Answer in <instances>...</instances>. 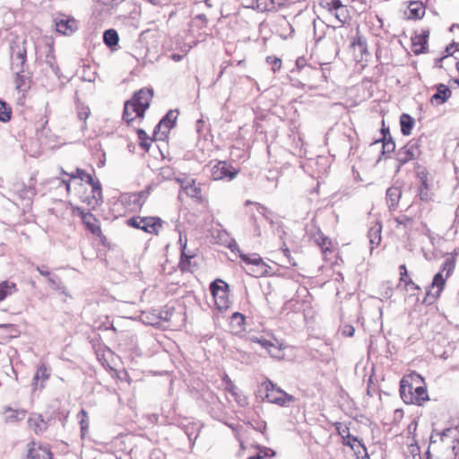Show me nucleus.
I'll return each instance as SVG.
<instances>
[{
    "instance_id": "37998d69",
    "label": "nucleus",
    "mask_w": 459,
    "mask_h": 459,
    "mask_svg": "<svg viewBox=\"0 0 459 459\" xmlns=\"http://www.w3.org/2000/svg\"><path fill=\"white\" fill-rule=\"evenodd\" d=\"M266 63L272 66L273 73L280 70L281 66V60L276 56H267Z\"/></svg>"
},
{
    "instance_id": "8fccbe9b",
    "label": "nucleus",
    "mask_w": 459,
    "mask_h": 459,
    "mask_svg": "<svg viewBox=\"0 0 459 459\" xmlns=\"http://www.w3.org/2000/svg\"><path fill=\"white\" fill-rule=\"evenodd\" d=\"M141 221L142 220H141L140 216H135V217L129 218L126 221V224L130 227L140 230Z\"/></svg>"
},
{
    "instance_id": "2eb2a0df",
    "label": "nucleus",
    "mask_w": 459,
    "mask_h": 459,
    "mask_svg": "<svg viewBox=\"0 0 459 459\" xmlns=\"http://www.w3.org/2000/svg\"><path fill=\"white\" fill-rule=\"evenodd\" d=\"M25 459H53V455L47 448H42L40 446L35 447L34 445H32L28 448Z\"/></svg>"
},
{
    "instance_id": "6e6552de",
    "label": "nucleus",
    "mask_w": 459,
    "mask_h": 459,
    "mask_svg": "<svg viewBox=\"0 0 459 459\" xmlns=\"http://www.w3.org/2000/svg\"><path fill=\"white\" fill-rule=\"evenodd\" d=\"M325 8L333 14L336 20L343 24L350 17L349 11L341 0H330L325 2Z\"/></svg>"
},
{
    "instance_id": "412c9836",
    "label": "nucleus",
    "mask_w": 459,
    "mask_h": 459,
    "mask_svg": "<svg viewBox=\"0 0 459 459\" xmlns=\"http://www.w3.org/2000/svg\"><path fill=\"white\" fill-rule=\"evenodd\" d=\"M381 230L382 226L379 223H376L369 229L368 232L371 251L381 242Z\"/></svg>"
},
{
    "instance_id": "20e7f679",
    "label": "nucleus",
    "mask_w": 459,
    "mask_h": 459,
    "mask_svg": "<svg viewBox=\"0 0 459 459\" xmlns=\"http://www.w3.org/2000/svg\"><path fill=\"white\" fill-rule=\"evenodd\" d=\"M228 284L221 280L212 281L210 285L211 292L213 296L215 305L219 310H225L230 307L228 297Z\"/></svg>"
},
{
    "instance_id": "e2e57ef3",
    "label": "nucleus",
    "mask_w": 459,
    "mask_h": 459,
    "mask_svg": "<svg viewBox=\"0 0 459 459\" xmlns=\"http://www.w3.org/2000/svg\"><path fill=\"white\" fill-rule=\"evenodd\" d=\"M170 316H171V313H169V309L165 310V311H161V313H160V318L165 321L170 320Z\"/></svg>"
},
{
    "instance_id": "603ef678",
    "label": "nucleus",
    "mask_w": 459,
    "mask_h": 459,
    "mask_svg": "<svg viewBox=\"0 0 459 459\" xmlns=\"http://www.w3.org/2000/svg\"><path fill=\"white\" fill-rule=\"evenodd\" d=\"M79 178L82 180V181H85L87 184H91L93 183V176L90 173H87L85 171H82L79 173Z\"/></svg>"
},
{
    "instance_id": "423d86ee",
    "label": "nucleus",
    "mask_w": 459,
    "mask_h": 459,
    "mask_svg": "<svg viewBox=\"0 0 459 459\" xmlns=\"http://www.w3.org/2000/svg\"><path fill=\"white\" fill-rule=\"evenodd\" d=\"M420 154V151L419 142L416 140L410 141L396 153V160L399 162L398 169L405 163L417 159Z\"/></svg>"
},
{
    "instance_id": "3c124183",
    "label": "nucleus",
    "mask_w": 459,
    "mask_h": 459,
    "mask_svg": "<svg viewBox=\"0 0 459 459\" xmlns=\"http://www.w3.org/2000/svg\"><path fill=\"white\" fill-rule=\"evenodd\" d=\"M343 444L345 446H351V448L352 450H354L355 453H358V454L361 453L360 449L362 450V447H358L357 446H358V442H353L352 439H345V440H343Z\"/></svg>"
},
{
    "instance_id": "f03ea898",
    "label": "nucleus",
    "mask_w": 459,
    "mask_h": 459,
    "mask_svg": "<svg viewBox=\"0 0 459 459\" xmlns=\"http://www.w3.org/2000/svg\"><path fill=\"white\" fill-rule=\"evenodd\" d=\"M153 97L152 89H141L134 93L131 100L126 101V113L127 109L132 108L135 112V117H143L145 110L149 108L151 100Z\"/></svg>"
},
{
    "instance_id": "c9c22d12",
    "label": "nucleus",
    "mask_w": 459,
    "mask_h": 459,
    "mask_svg": "<svg viewBox=\"0 0 459 459\" xmlns=\"http://www.w3.org/2000/svg\"><path fill=\"white\" fill-rule=\"evenodd\" d=\"M47 281H48L49 286L53 290H57L60 293H63L65 295H67L66 288L63 284V282L60 281L58 276H56V275H50L49 277L47 278Z\"/></svg>"
},
{
    "instance_id": "b1692460",
    "label": "nucleus",
    "mask_w": 459,
    "mask_h": 459,
    "mask_svg": "<svg viewBox=\"0 0 459 459\" xmlns=\"http://www.w3.org/2000/svg\"><path fill=\"white\" fill-rule=\"evenodd\" d=\"M49 377V373H48V368L43 364V365H40L37 371H36V374L34 375V377H33V381H34V385H35V388H39V389H42L44 387V385H43V382L46 381L47 379H48Z\"/></svg>"
},
{
    "instance_id": "c03bdc74",
    "label": "nucleus",
    "mask_w": 459,
    "mask_h": 459,
    "mask_svg": "<svg viewBox=\"0 0 459 459\" xmlns=\"http://www.w3.org/2000/svg\"><path fill=\"white\" fill-rule=\"evenodd\" d=\"M159 175L163 179L169 180V179L173 178V177L175 176V172H174L173 169L167 166V167L160 168Z\"/></svg>"
},
{
    "instance_id": "5701e85b",
    "label": "nucleus",
    "mask_w": 459,
    "mask_h": 459,
    "mask_svg": "<svg viewBox=\"0 0 459 459\" xmlns=\"http://www.w3.org/2000/svg\"><path fill=\"white\" fill-rule=\"evenodd\" d=\"M26 413L27 411L23 409H13L11 407L4 409L5 420L8 422L22 420Z\"/></svg>"
},
{
    "instance_id": "6e6d98bb",
    "label": "nucleus",
    "mask_w": 459,
    "mask_h": 459,
    "mask_svg": "<svg viewBox=\"0 0 459 459\" xmlns=\"http://www.w3.org/2000/svg\"><path fill=\"white\" fill-rule=\"evenodd\" d=\"M399 269H400V281L405 283V281H408V279H406L408 276L407 268H406L405 264H402V265H400Z\"/></svg>"
},
{
    "instance_id": "338daca9",
    "label": "nucleus",
    "mask_w": 459,
    "mask_h": 459,
    "mask_svg": "<svg viewBox=\"0 0 459 459\" xmlns=\"http://www.w3.org/2000/svg\"><path fill=\"white\" fill-rule=\"evenodd\" d=\"M405 286H411V289L413 290H419V286L417 284H415L411 279H408L407 281H405Z\"/></svg>"
},
{
    "instance_id": "c85d7f7f",
    "label": "nucleus",
    "mask_w": 459,
    "mask_h": 459,
    "mask_svg": "<svg viewBox=\"0 0 459 459\" xmlns=\"http://www.w3.org/2000/svg\"><path fill=\"white\" fill-rule=\"evenodd\" d=\"M17 291L16 284L10 281L0 282V301Z\"/></svg>"
},
{
    "instance_id": "bf43d9fd",
    "label": "nucleus",
    "mask_w": 459,
    "mask_h": 459,
    "mask_svg": "<svg viewBox=\"0 0 459 459\" xmlns=\"http://www.w3.org/2000/svg\"><path fill=\"white\" fill-rule=\"evenodd\" d=\"M288 0H273V4L276 6V12L287 5Z\"/></svg>"
},
{
    "instance_id": "774afa93",
    "label": "nucleus",
    "mask_w": 459,
    "mask_h": 459,
    "mask_svg": "<svg viewBox=\"0 0 459 459\" xmlns=\"http://www.w3.org/2000/svg\"><path fill=\"white\" fill-rule=\"evenodd\" d=\"M459 255V247L454 249V251L450 254H448L447 256H453L454 257V261L455 262V258L456 256Z\"/></svg>"
},
{
    "instance_id": "a19ab883",
    "label": "nucleus",
    "mask_w": 459,
    "mask_h": 459,
    "mask_svg": "<svg viewBox=\"0 0 459 459\" xmlns=\"http://www.w3.org/2000/svg\"><path fill=\"white\" fill-rule=\"evenodd\" d=\"M459 50V43L453 42L449 46L446 48V56H442L440 58L436 59L435 65L436 66L442 67L440 63L446 58L448 56L453 55L455 51Z\"/></svg>"
},
{
    "instance_id": "39448f33",
    "label": "nucleus",
    "mask_w": 459,
    "mask_h": 459,
    "mask_svg": "<svg viewBox=\"0 0 459 459\" xmlns=\"http://www.w3.org/2000/svg\"><path fill=\"white\" fill-rule=\"evenodd\" d=\"M435 437H438L441 442L449 446L455 456L458 455L459 448L455 446V443H459V429L457 428H447L442 432L432 435L431 444L437 442V439H434Z\"/></svg>"
},
{
    "instance_id": "473e14b6",
    "label": "nucleus",
    "mask_w": 459,
    "mask_h": 459,
    "mask_svg": "<svg viewBox=\"0 0 459 459\" xmlns=\"http://www.w3.org/2000/svg\"><path fill=\"white\" fill-rule=\"evenodd\" d=\"M119 40L118 33L114 29H108L103 33V41L108 47L117 45Z\"/></svg>"
},
{
    "instance_id": "69168bd1",
    "label": "nucleus",
    "mask_w": 459,
    "mask_h": 459,
    "mask_svg": "<svg viewBox=\"0 0 459 459\" xmlns=\"http://www.w3.org/2000/svg\"><path fill=\"white\" fill-rule=\"evenodd\" d=\"M163 456L160 450H153L151 454V459H160Z\"/></svg>"
},
{
    "instance_id": "7ed1b4c3",
    "label": "nucleus",
    "mask_w": 459,
    "mask_h": 459,
    "mask_svg": "<svg viewBox=\"0 0 459 459\" xmlns=\"http://www.w3.org/2000/svg\"><path fill=\"white\" fill-rule=\"evenodd\" d=\"M263 386L266 391L264 398L271 403L280 406H287L290 403H293L295 401L294 396L284 392L269 379L263 383Z\"/></svg>"
},
{
    "instance_id": "f704fd0d",
    "label": "nucleus",
    "mask_w": 459,
    "mask_h": 459,
    "mask_svg": "<svg viewBox=\"0 0 459 459\" xmlns=\"http://www.w3.org/2000/svg\"><path fill=\"white\" fill-rule=\"evenodd\" d=\"M296 66L297 69L299 70L298 72H302L305 74L310 75L312 74H314L318 73L316 68H314L311 65H307V59L305 57H299L296 60Z\"/></svg>"
},
{
    "instance_id": "f257e3e1",
    "label": "nucleus",
    "mask_w": 459,
    "mask_h": 459,
    "mask_svg": "<svg viewBox=\"0 0 459 459\" xmlns=\"http://www.w3.org/2000/svg\"><path fill=\"white\" fill-rule=\"evenodd\" d=\"M400 395L403 401L408 404L421 405L429 400L425 385H414L406 378H403L400 382Z\"/></svg>"
},
{
    "instance_id": "72a5a7b5",
    "label": "nucleus",
    "mask_w": 459,
    "mask_h": 459,
    "mask_svg": "<svg viewBox=\"0 0 459 459\" xmlns=\"http://www.w3.org/2000/svg\"><path fill=\"white\" fill-rule=\"evenodd\" d=\"M78 418H80L81 437L84 438L90 427L88 412L82 409L78 413Z\"/></svg>"
},
{
    "instance_id": "49530a36",
    "label": "nucleus",
    "mask_w": 459,
    "mask_h": 459,
    "mask_svg": "<svg viewBox=\"0 0 459 459\" xmlns=\"http://www.w3.org/2000/svg\"><path fill=\"white\" fill-rule=\"evenodd\" d=\"M395 221L398 225L407 227L412 223V219L405 214H402L395 218Z\"/></svg>"
},
{
    "instance_id": "de8ad7c7",
    "label": "nucleus",
    "mask_w": 459,
    "mask_h": 459,
    "mask_svg": "<svg viewBox=\"0 0 459 459\" xmlns=\"http://www.w3.org/2000/svg\"><path fill=\"white\" fill-rule=\"evenodd\" d=\"M251 342L260 344L264 349H265L271 341L270 339H266L264 336H252L250 338Z\"/></svg>"
},
{
    "instance_id": "0e129e2a",
    "label": "nucleus",
    "mask_w": 459,
    "mask_h": 459,
    "mask_svg": "<svg viewBox=\"0 0 459 459\" xmlns=\"http://www.w3.org/2000/svg\"><path fill=\"white\" fill-rule=\"evenodd\" d=\"M282 252H283V255H284L289 259L290 264L292 266H295V265H296V263L291 261V258H290V250H289L288 248H284V249L282 250Z\"/></svg>"
},
{
    "instance_id": "4c0bfd02",
    "label": "nucleus",
    "mask_w": 459,
    "mask_h": 459,
    "mask_svg": "<svg viewBox=\"0 0 459 459\" xmlns=\"http://www.w3.org/2000/svg\"><path fill=\"white\" fill-rule=\"evenodd\" d=\"M455 268V262L454 261L453 256H447L442 264L441 271L442 273H446V276L448 278Z\"/></svg>"
},
{
    "instance_id": "aec40b11",
    "label": "nucleus",
    "mask_w": 459,
    "mask_h": 459,
    "mask_svg": "<svg viewBox=\"0 0 459 459\" xmlns=\"http://www.w3.org/2000/svg\"><path fill=\"white\" fill-rule=\"evenodd\" d=\"M451 96V91L448 86L440 83L437 85V92L431 97V102L437 104L445 103Z\"/></svg>"
},
{
    "instance_id": "4d7b16f0",
    "label": "nucleus",
    "mask_w": 459,
    "mask_h": 459,
    "mask_svg": "<svg viewBox=\"0 0 459 459\" xmlns=\"http://www.w3.org/2000/svg\"><path fill=\"white\" fill-rule=\"evenodd\" d=\"M232 322H236L238 325H242L245 322V316L238 312H235L232 315Z\"/></svg>"
},
{
    "instance_id": "f3484780",
    "label": "nucleus",
    "mask_w": 459,
    "mask_h": 459,
    "mask_svg": "<svg viewBox=\"0 0 459 459\" xmlns=\"http://www.w3.org/2000/svg\"><path fill=\"white\" fill-rule=\"evenodd\" d=\"M401 196L402 191L399 186H394L386 190V202L390 210L397 207Z\"/></svg>"
},
{
    "instance_id": "2f4dec72",
    "label": "nucleus",
    "mask_w": 459,
    "mask_h": 459,
    "mask_svg": "<svg viewBox=\"0 0 459 459\" xmlns=\"http://www.w3.org/2000/svg\"><path fill=\"white\" fill-rule=\"evenodd\" d=\"M428 41L424 38L415 36L412 38V51L415 55L423 54L427 51Z\"/></svg>"
},
{
    "instance_id": "ea45409f",
    "label": "nucleus",
    "mask_w": 459,
    "mask_h": 459,
    "mask_svg": "<svg viewBox=\"0 0 459 459\" xmlns=\"http://www.w3.org/2000/svg\"><path fill=\"white\" fill-rule=\"evenodd\" d=\"M240 258L243 262L248 264H254L256 266L264 265V263L263 262L262 258L257 255H254L253 256H249L248 255H240Z\"/></svg>"
},
{
    "instance_id": "0eeeda50",
    "label": "nucleus",
    "mask_w": 459,
    "mask_h": 459,
    "mask_svg": "<svg viewBox=\"0 0 459 459\" xmlns=\"http://www.w3.org/2000/svg\"><path fill=\"white\" fill-rule=\"evenodd\" d=\"M238 169L232 167L227 161H219L212 169V178L213 180L230 181L237 177Z\"/></svg>"
},
{
    "instance_id": "1a4fd4ad",
    "label": "nucleus",
    "mask_w": 459,
    "mask_h": 459,
    "mask_svg": "<svg viewBox=\"0 0 459 459\" xmlns=\"http://www.w3.org/2000/svg\"><path fill=\"white\" fill-rule=\"evenodd\" d=\"M81 219L86 228L94 235L100 236L101 234L100 221L90 212H85L83 209L77 208Z\"/></svg>"
},
{
    "instance_id": "5fc2aeb1",
    "label": "nucleus",
    "mask_w": 459,
    "mask_h": 459,
    "mask_svg": "<svg viewBox=\"0 0 459 459\" xmlns=\"http://www.w3.org/2000/svg\"><path fill=\"white\" fill-rule=\"evenodd\" d=\"M133 111H132V108H128L127 109V115L126 113V106L124 107V112H123V119L127 123L129 124L130 122H132L136 117H133Z\"/></svg>"
},
{
    "instance_id": "4468645a",
    "label": "nucleus",
    "mask_w": 459,
    "mask_h": 459,
    "mask_svg": "<svg viewBox=\"0 0 459 459\" xmlns=\"http://www.w3.org/2000/svg\"><path fill=\"white\" fill-rule=\"evenodd\" d=\"M91 187V197H87L84 202H87L89 205L95 207L103 202L101 185L99 180L93 179V183L89 184Z\"/></svg>"
},
{
    "instance_id": "4be33fe9",
    "label": "nucleus",
    "mask_w": 459,
    "mask_h": 459,
    "mask_svg": "<svg viewBox=\"0 0 459 459\" xmlns=\"http://www.w3.org/2000/svg\"><path fill=\"white\" fill-rule=\"evenodd\" d=\"M383 137L381 139L382 144V154H389L392 153L395 149V143L389 134V130L385 128H382Z\"/></svg>"
},
{
    "instance_id": "79ce46f5",
    "label": "nucleus",
    "mask_w": 459,
    "mask_h": 459,
    "mask_svg": "<svg viewBox=\"0 0 459 459\" xmlns=\"http://www.w3.org/2000/svg\"><path fill=\"white\" fill-rule=\"evenodd\" d=\"M151 186H148L145 190H143L135 195L134 204L142 206L145 202L148 195L150 194Z\"/></svg>"
},
{
    "instance_id": "09e8293b",
    "label": "nucleus",
    "mask_w": 459,
    "mask_h": 459,
    "mask_svg": "<svg viewBox=\"0 0 459 459\" xmlns=\"http://www.w3.org/2000/svg\"><path fill=\"white\" fill-rule=\"evenodd\" d=\"M138 138L142 141L141 145L143 148L148 150L150 144L145 143V141L149 140V137L143 129H139L137 131Z\"/></svg>"
},
{
    "instance_id": "f8f14e48",
    "label": "nucleus",
    "mask_w": 459,
    "mask_h": 459,
    "mask_svg": "<svg viewBox=\"0 0 459 459\" xmlns=\"http://www.w3.org/2000/svg\"><path fill=\"white\" fill-rule=\"evenodd\" d=\"M140 230L150 234H158L161 227V220L159 217H141Z\"/></svg>"
},
{
    "instance_id": "cd10ccee",
    "label": "nucleus",
    "mask_w": 459,
    "mask_h": 459,
    "mask_svg": "<svg viewBox=\"0 0 459 459\" xmlns=\"http://www.w3.org/2000/svg\"><path fill=\"white\" fill-rule=\"evenodd\" d=\"M271 357L275 359L282 358L281 343L274 337H271L269 345L265 348Z\"/></svg>"
},
{
    "instance_id": "a211bd4d",
    "label": "nucleus",
    "mask_w": 459,
    "mask_h": 459,
    "mask_svg": "<svg viewBox=\"0 0 459 459\" xmlns=\"http://www.w3.org/2000/svg\"><path fill=\"white\" fill-rule=\"evenodd\" d=\"M13 50L15 55V57H13V61L12 64V67L13 68L22 67V69H23V65L26 62V54H27L25 47L23 45L22 46L16 45L15 47L13 48Z\"/></svg>"
},
{
    "instance_id": "864d4df0",
    "label": "nucleus",
    "mask_w": 459,
    "mask_h": 459,
    "mask_svg": "<svg viewBox=\"0 0 459 459\" xmlns=\"http://www.w3.org/2000/svg\"><path fill=\"white\" fill-rule=\"evenodd\" d=\"M354 332H355L354 327L352 325H344L342 327V335H345V336H348V337L353 336Z\"/></svg>"
},
{
    "instance_id": "13d9d810",
    "label": "nucleus",
    "mask_w": 459,
    "mask_h": 459,
    "mask_svg": "<svg viewBox=\"0 0 459 459\" xmlns=\"http://www.w3.org/2000/svg\"><path fill=\"white\" fill-rule=\"evenodd\" d=\"M90 115V109L88 108H83L78 111V117L81 120H86Z\"/></svg>"
},
{
    "instance_id": "9d476101",
    "label": "nucleus",
    "mask_w": 459,
    "mask_h": 459,
    "mask_svg": "<svg viewBox=\"0 0 459 459\" xmlns=\"http://www.w3.org/2000/svg\"><path fill=\"white\" fill-rule=\"evenodd\" d=\"M56 31L64 35H71L77 30V22L74 18L62 15L55 20Z\"/></svg>"
},
{
    "instance_id": "052dcab7",
    "label": "nucleus",
    "mask_w": 459,
    "mask_h": 459,
    "mask_svg": "<svg viewBox=\"0 0 459 459\" xmlns=\"http://www.w3.org/2000/svg\"><path fill=\"white\" fill-rule=\"evenodd\" d=\"M36 269L39 273V274L42 276H45L48 278L51 275L50 272L48 270H47L45 266H37Z\"/></svg>"
},
{
    "instance_id": "393cba45",
    "label": "nucleus",
    "mask_w": 459,
    "mask_h": 459,
    "mask_svg": "<svg viewBox=\"0 0 459 459\" xmlns=\"http://www.w3.org/2000/svg\"><path fill=\"white\" fill-rule=\"evenodd\" d=\"M29 427L36 433L39 434L46 430L47 423L44 421L40 415H35L29 418Z\"/></svg>"
},
{
    "instance_id": "9b49d317",
    "label": "nucleus",
    "mask_w": 459,
    "mask_h": 459,
    "mask_svg": "<svg viewBox=\"0 0 459 459\" xmlns=\"http://www.w3.org/2000/svg\"><path fill=\"white\" fill-rule=\"evenodd\" d=\"M177 117V112L174 110H169L155 126L154 134H157L158 132H161L163 135H166L175 126Z\"/></svg>"
},
{
    "instance_id": "a878e982",
    "label": "nucleus",
    "mask_w": 459,
    "mask_h": 459,
    "mask_svg": "<svg viewBox=\"0 0 459 459\" xmlns=\"http://www.w3.org/2000/svg\"><path fill=\"white\" fill-rule=\"evenodd\" d=\"M410 19H421L425 14V6L421 2H411L408 6Z\"/></svg>"
},
{
    "instance_id": "ddd939ff",
    "label": "nucleus",
    "mask_w": 459,
    "mask_h": 459,
    "mask_svg": "<svg viewBox=\"0 0 459 459\" xmlns=\"http://www.w3.org/2000/svg\"><path fill=\"white\" fill-rule=\"evenodd\" d=\"M333 426H334L336 431L338 432V434L342 437L343 440L352 439L353 442H358L357 446L362 447V450L366 454V459H369L368 456L367 449H366V446H364V444H362L361 441L357 437L350 434V429L346 425H343L342 422H335L333 424Z\"/></svg>"
},
{
    "instance_id": "dca6fc26",
    "label": "nucleus",
    "mask_w": 459,
    "mask_h": 459,
    "mask_svg": "<svg viewBox=\"0 0 459 459\" xmlns=\"http://www.w3.org/2000/svg\"><path fill=\"white\" fill-rule=\"evenodd\" d=\"M179 242L182 243V236L179 237ZM181 246L180 267L183 271H191V259L195 257V255L186 251V240Z\"/></svg>"
},
{
    "instance_id": "e433bc0d",
    "label": "nucleus",
    "mask_w": 459,
    "mask_h": 459,
    "mask_svg": "<svg viewBox=\"0 0 459 459\" xmlns=\"http://www.w3.org/2000/svg\"><path fill=\"white\" fill-rule=\"evenodd\" d=\"M447 277L443 275L442 272H438L434 275L433 281H432V288H437V293L439 294L442 290L444 289V286L446 284Z\"/></svg>"
},
{
    "instance_id": "6ab92c4d",
    "label": "nucleus",
    "mask_w": 459,
    "mask_h": 459,
    "mask_svg": "<svg viewBox=\"0 0 459 459\" xmlns=\"http://www.w3.org/2000/svg\"><path fill=\"white\" fill-rule=\"evenodd\" d=\"M15 73V79H14V84L15 89L18 91H26L30 88V81L29 78L22 73H23V69L22 67L13 68Z\"/></svg>"
},
{
    "instance_id": "7c9ffc66",
    "label": "nucleus",
    "mask_w": 459,
    "mask_h": 459,
    "mask_svg": "<svg viewBox=\"0 0 459 459\" xmlns=\"http://www.w3.org/2000/svg\"><path fill=\"white\" fill-rule=\"evenodd\" d=\"M184 192L191 198H195L197 200H201V189L198 186L195 185L194 179H191V182H187L186 186H184Z\"/></svg>"
},
{
    "instance_id": "a18cd8bd",
    "label": "nucleus",
    "mask_w": 459,
    "mask_h": 459,
    "mask_svg": "<svg viewBox=\"0 0 459 459\" xmlns=\"http://www.w3.org/2000/svg\"><path fill=\"white\" fill-rule=\"evenodd\" d=\"M260 5H263L262 11L276 12V6L273 4V0H263V2L259 4V6Z\"/></svg>"
},
{
    "instance_id": "c756f323",
    "label": "nucleus",
    "mask_w": 459,
    "mask_h": 459,
    "mask_svg": "<svg viewBox=\"0 0 459 459\" xmlns=\"http://www.w3.org/2000/svg\"><path fill=\"white\" fill-rule=\"evenodd\" d=\"M36 195V191L33 186H23L19 191L20 198L25 203V206H30L32 202L33 196Z\"/></svg>"
},
{
    "instance_id": "58836bf2",
    "label": "nucleus",
    "mask_w": 459,
    "mask_h": 459,
    "mask_svg": "<svg viewBox=\"0 0 459 459\" xmlns=\"http://www.w3.org/2000/svg\"><path fill=\"white\" fill-rule=\"evenodd\" d=\"M12 109L4 101H0V121L7 122L11 119Z\"/></svg>"
},
{
    "instance_id": "680f3d73",
    "label": "nucleus",
    "mask_w": 459,
    "mask_h": 459,
    "mask_svg": "<svg viewBox=\"0 0 459 459\" xmlns=\"http://www.w3.org/2000/svg\"><path fill=\"white\" fill-rule=\"evenodd\" d=\"M176 180H177L178 183L180 184V186H181L183 191H184V186H186V184H187V182H191V179H188V178H177Z\"/></svg>"
},
{
    "instance_id": "bb28decb",
    "label": "nucleus",
    "mask_w": 459,
    "mask_h": 459,
    "mask_svg": "<svg viewBox=\"0 0 459 459\" xmlns=\"http://www.w3.org/2000/svg\"><path fill=\"white\" fill-rule=\"evenodd\" d=\"M401 132L403 135H410L414 126V119L408 114L403 113L400 117Z\"/></svg>"
}]
</instances>
